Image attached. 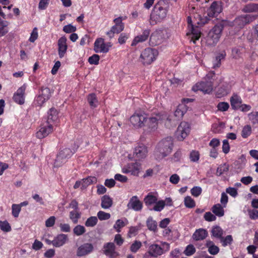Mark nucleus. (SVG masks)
I'll return each instance as SVG.
<instances>
[{
  "label": "nucleus",
  "mask_w": 258,
  "mask_h": 258,
  "mask_svg": "<svg viewBox=\"0 0 258 258\" xmlns=\"http://www.w3.org/2000/svg\"><path fill=\"white\" fill-rule=\"evenodd\" d=\"M9 24L8 21L3 20L0 18V37L5 36L8 33L9 30L7 27Z\"/></svg>",
  "instance_id": "nucleus-34"
},
{
  "label": "nucleus",
  "mask_w": 258,
  "mask_h": 258,
  "mask_svg": "<svg viewBox=\"0 0 258 258\" xmlns=\"http://www.w3.org/2000/svg\"><path fill=\"white\" fill-rule=\"evenodd\" d=\"M158 54V52L156 49L147 48L141 52L140 59L143 65H149L156 60Z\"/></svg>",
  "instance_id": "nucleus-3"
},
{
  "label": "nucleus",
  "mask_w": 258,
  "mask_h": 258,
  "mask_svg": "<svg viewBox=\"0 0 258 258\" xmlns=\"http://www.w3.org/2000/svg\"><path fill=\"white\" fill-rule=\"evenodd\" d=\"M112 200L109 196L105 195L101 198V206L103 209H106L109 208L112 206Z\"/></svg>",
  "instance_id": "nucleus-30"
},
{
  "label": "nucleus",
  "mask_w": 258,
  "mask_h": 258,
  "mask_svg": "<svg viewBox=\"0 0 258 258\" xmlns=\"http://www.w3.org/2000/svg\"><path fill=\"white\" fill-rule=\"evenodd\" d=\"M53 131V125L48 121L42 120L39 126V130L36 133L37 138L41 139L47 137Z\"/></svg>",
  "instance_id": "nucleus-9"
},
{
  "label": "nucleus",
  "mask_w": 258,
  "mask_h": 258,
  "mask_svg": "<svg viewBox=\"0 0 258 258\" xmlns=\"http://www.w3.org/2000/svg\"><path fill=\"white\" fill-rule=\"evenodd\" d=\"M187 110V107L185 104L182 103L179 104L174 111V115L175 118V119L176 120L181 119Z\"/></svg>",
  "instance_id": "nucleus-22"
},
{
  "label": "nucleus",
  "mask_w": 258,
  "mask_h": 258,
  "mask_svg": "<svg viewBox=\"0 0 258 258\" xmlns=\"http://www.w3.org/2000/svg\"><path fill=\"white\" fill-rule=\"evenodd\" d=\"M63 31L67 33H73L76 31V27L71 24H68L63 27Z\"/></svg>",
  "instance_id": "nucleus-60"
},
{
  "label": "nucleus",
  "mask_w": 258,
  "mask_h": 258,
  "mask_svg": "<svg viewBox=\"0 0 258 258\" xmlns=\"http://www.w3.org/2000/svg\"><path fill=\"white\" fill-rule=\"evenodd\" d=\"M249 218L252 220L258 219V211L255 209H249L247 210Z\"/></svg>",
  "instance_id": "nucleus-55"
},
{
  "label": "nucleus",
  "mask_w": 258,
  "mask_h": 258,
  "mask_svg": "<svg viewBox=\"0 0 258 258\" xmlns=\"http://www.w3.org/2000/svg\"><path fill=\"white\" fill-rule=\"evenodd\" d=\"M75 150L72 151L69 148H64L61 150L57 155V160H64L70 158L75 153Z\"/></svg>",
  "instance_id": "nucleus-27"
},
{
  "label": "nucleus",
  "mask_w": 258,
  "mask_h": 258,
  "mask_svg": "<svg viewBox=\"0 0 258 258\" xmlns=\"http://www.w3.org/2000/svg\"><path fill=\"white\" fill-rule=\"evenodd\" d=\"M190 191L193 196L197 197L201 194L202 189L200 186H194L191 189Z\"/></svg>",
  "instance_id": "nucleus-58"
},
{
  "label": "nucleus",
  "mask_w": 258,
  "mask_h": 258,
  "mask_svg": "<svg viewBox=\"0 0 258 258\" xmlns=\"http://www.w3.org/2000/svg\"><path fill=\"white\" fill-rule=\"evenodd\" d=\"M151 30L149 29H146L143 30L142 34L136 36L131 44L132 46H136L137 44L143 42L147 40L150 35Z\"/></svg>",
  "instance_id": "nucleus-18"
},
{
  "label": "nucleus",
  "mask_w": 258,
  "mask_h": 258,
  "mask_svg": "<svg viewBox=\"0 0 258 258\" xmlns=\"http://www.w3.org/2000/svg\"><path fill=\"white\" fill-rule=\"evenodd\" d=\"M48 115L47 119H44L46 121H48L49 123L53 125L55 121L58 118V111L54 107L51 108L47 112Z\"/></svg>",
  "instance_id": "nucleus-26"
},
{
  "label": "nucleus",
  "mask_w": 258,
  "mask_h": 258,
  "mask_svg": "<svg viewBox=\"0 0 258 258\" xmlns=\"http://www.w3.org/2000/svg\"><path fill=\"white\" fill-rule=\"evenodd\" d=\"M162 119L163 115L160 113H157L149 117H148L146 114L144 127L147 128V130L149 132L155 131L157 129L158 122Z\"/></svg>",
  "instance_id": "nucleus-5"
},
{
  "label": "nucleus",
  "mask_w": 258,
  "mask_h": 258,
  "mask_svg": "<svg viewBox=\"0 0 258 258\" xmlns=\"http://www.w3.org/2000/svg\"><path fill=\"white\" fill-rule=\"evenodd\" d=\"M12 215L14 217H18L21 211V206L17 204H13L12 206Z\"/></svg>",
  "instance_id": "nucleus-51"
},
{
  "label": "nucleus",
  "mask_w": 258,
  "mask_h": 258,
  "mask_svg": "<svg viewBox=\"0 0 258 258\" xmlns=\"http://www.w3.org/2000/svg\"><path fill=\"white\" fill-rule=\"evenodd\" d=\"M196 252V248L192 244L187 245L184 251V254L187 256H190Z\"/></svg>",
  "instance_id": "nucleus-50"
},
{
  "label": "nucleus",
  "mask_w": 258,
  "mask_h": 258,
  "mask_svg": "<svg viewBox=\"0 0 258 258\" xmlns=\"http://www.w3.org/2000/svg\"><path fill=\"white\" fill-rule=\"evenodd\" d=\"M111 46L110 42L105 43L103 38H98L95 40L94 44V51L96 53H106L109 51V48Z\"/></svg>",
  "instance_id": "nucleus-10"
},
{
  "label": "nucleus",
  "mask_w": 258,
  "mask_h": 258,
  "mask_svg": "<svg viewBox=\"0 0 258 258\" xmlns=\"http://www.w3.org/2000/svg\"><path fill=\"white\" fill-rule=\"evenodd\" d=\"M148 253L151 256L157 257L158 256L163 254V250L159 245L154 244L150 246Z\"/></svg>",
  "instance_id": "nucleus-23"
},
{
  "label": "nucleus",
  "mask_w": 258,
  "mask_h": 258,
  "mask_svg": "<svg viewBox=\"0 0 258 258\" xmlns=\"http://www.w3.org/2000/svg\"><path fill=\"white\" fill-rule=\"evenodd\" d=\"M208 231L203 228H200L195 231L192 235V238L196 241L205 239L208 236Z\"/></svg>",
  "instance_id": "nucleus-25"
},
{
  "label": "nucleus",
  "mask_w": 258,
  "mask_h": 258,
  "mask_svg": "<svg viewBox=\"0 0 258 258\" xmlns=\"http://www.w3.org/2000/svg\"><path fill=\"white\" fill-rule=\"evenodd\" d=\"M1 229L4 232H9L11 230V227L10 224L7 221H0Z\"/></svg>",
  "instance_id": "nucleus-48"
},
{
  "label": "nucleus",
  "mask_w": 258,
  "mask_h": 258,
  "mask_svg": "<svg viewBox=\"0 0 258 258\" xmlns=\"http://www.w3.org/2000/svg\"><path fill=\"white\" fill-rule=\"evenodd\" d=\"M223 22L218 23L215 25V26L209 32L208 38L209 41H211V44L216 43L219 40L222 31L224 28Z\"/></svg>",
  "instance_id": "nucleus-8"
},
{
  "label": "nucleus",
  "mask_w": 258,
  "mask_h": 258,
  "mask_svg": "<svg viewBox=\"0 0 258 258\" xmlns=\"http://www.w3.org/2000/svg\"><path fill=\"white\" fill-rule=\"evenodd\" d=\"M222 6L218 2H213L207 10V16L201 19V24L204 25L208 22L211 18L216 17L222 12Z\"/></svg>",
  "instance_id": "nucleus-4"
},
{
  "label": "nucleus",
  "mask_w": 258,
  "mask_h": 258,
  "mask_svg": "<svg viewBox=\"0 0 258 258\" xmlns=\"http://www.w3.org/2000/svg\"><path fill=\"white\" fill-rule=\"evenodd\" d=\"M223 208V206L220 204H215L212 207V211L215 216H217L220 217H222L224 215V210Z\"/></svg>",
  "instance_id": "nucleus-31"
},
{
  "label": "nucleus",
  "mask_w": 258,
  "mask_h": 258,
  "mask_svg": "<svg viewBox=\"0 0 258 258\" xmlns=\"http://www.w3.org/2000/svg\"><path fill=\"white\" fill-rule=\"evenodd\" d=\"M140 169V164L139 162H131L124 166L122 171L124 173H131L132 175L138 176Z\"/></svg>",
  "instance_id": "nucleus-15"
},
{
  "label": "nucleus",
  "mask_w": 258,
  "mask_h": 258,
  "mask_svg": "<svg viewBox=\"0 0 258 258\" xmlns=\"http://www.w3.org/2000/svg\"><path fill=\"white\" fill-rule=\"evenodd\" d=\"M157 201V198L153 195H148L144 199V202L146 205H151L156 203Z\"/></svg>",
  "instance_id": "nucleus-45"
},
{
  "label": "nucleus",
  "mask_w": 258,
  "mask_h": 258,
  "mask_svg": "<svg viewBox=\"0 0 258 258\" xmlns=\"http://www.w3.org/2000/svg\"><path fill=\"white\" fill-rule=\"evenodd\" d=\"M68 236L64 234L57 235L51 241L52 244L55 247L62 246L66 242Z\"/></svg>",
  "instance_id": "nucleus-24"
},
{
  "label": "nucleus",
  "mask_w": 258,
  "mask_h": 258,
  "mask_svg": "<svg viewBox=\"0 0 258 258\" xmlns=\"http://www.w3.org/2000/svg\"><path fill=\"white\" fill-rule=\"evenodd\" d=\"M97 218L95 216H92L87 219L85 224L87 227H94L97 224Z\"/></svg>",
  "instance_id": "nucleus-44"
},
{
  "label": "nucleus",
  "mask_w": 258,
  "mask_h": 258,
  "mask_svg": "<svg viewBox=\"0 0 258 258\" xmlns=\"http://www.w3.org/2000/svg\"><path fill=\"white\" fill-rule=\"evenodd\" d=\"M58 53L60 58H62L66 53L68 48L67 38L64 36L60 37L58 40Z\"/></svg>",
  "instance_id": "nucleus-21"
},
{
  "label": "nucleus",
  "mask_w": 258,
  "mask_h": 258,
  "mask_svg": "<svg viewBox=\"0 0 258 258\" xmlns=\"http://www.w3.org/2000/svg\"><path fill=\"white\" fill-rule=\"evenodd\" d=\"M148 154V149L147 147L142 144L138 145L134 150L133 158L134 161H140L142 159H144Z\"/></svg>",
  "instance_id": "nucleus-13"
},
{
  "label": "nucleus",
  "mask_w": 258,
  "mask_h": 258,
  "mask_svg": "<svg viewBox=\"0 0 258 258\" xmlns=\"http://www.w3.org/2000/svg\"><path fill=\"white\" fill-rule=\"evenodd\" d=\"M258 11V4L250 3L246 5L242 9L244 13H251Z\"/></svg>",
  "instance_id": "nucleus-36"
},
{
  "label": "nucleus",
  "mask_w": 258,
  "mask_h": 258,
  "mask_svg": "<svg viewBox=\"0 0 258 258\" xmlns=\"http://www.w3.org/2000/svg\"><path fill=\"white\" fill-rule=\"evenodd\" d=\"M212 236L217 238L220 239L224 234L223 229L219 226H214L211 230Z\"/></svg>",
  "instance_id": "nucleus-32"
},
{
  "label": "nucleus",
  "mask_w": 258,
  "mask_h": 258,
  "mask_svg": "<svg viewBox=\"0 0 258 258\" xmlns=\"http://www.w3.org/2000/svg\"><path fill=\"white\" fill-rule=\"evenodd\" d=\"M165 203L163 201H159L158 202H156V205L153 208V210L155 211H161L165 207Z\"/></svg>",
  "instance_id": "nucleus-54"
},
{
  "label": "nucleus",
  "mask_w": 258,
  "mask_h": 258,
  "mask_svg": "<svg viewBox=\"0 0 258 258\" xmlns=\"http://www.w3.org/2000/svg\"><path fill=\"white\" fill-rule=\"evenodd\" d=\"M190 131V125L187 122L183 121L179 125L176 132L178 140L182 141L189 134Z\"/></svg>",
  "instance_id": "nucleus-14"
},
{
  "label": "nucleus",
  "mask_w": 258,
  "mask_h": 258,
  "mask_svg": "<svg viewBox=\"0 0 258 258\" xmlns=\"http://www.w3.org/2000/svg\"><path fill=\"white\" fill-rule=\"evenodd\" d=\"M26 84H24L14 93L13 96V101L17 104L23 105L25 100V91L27 88Z\"/></svg>",
  "instance_id": "nucleus-12"
},
{
  "label": "nucleus",
  "mask_w": 258,
  "mask_h": 258,
  "mask_svg": "<svg viewBox=\"0 0 258 258\" xmlns=\"http://www.w3.org/2000/svg\"><path fill=\"white\" fill-rule=\"evenodd\" d=\"M97 182V178L94 176H89L82 179V188H86L89 185L95 183Z\"/></svg>",
  "instance_id": "nucleus-37"
},
{
  "label": "nucleus",
  "mask_w": 258,
  "mask_h": 258,
  "mask_svg": "<svg viewBox=\"0 0 258 258\" xmlns=\"http://www.w3.org/2000/svg\"><path fill=\"white\" fill-rule=\"evenodd\" d=\"M229 107V104L225 102H220L217 105V108L218 110L221 111H227Z\"/></svg>",
  "instance_id": "nucleus-57"
},
{
  "label": "nucleus",
  "mask_w": 258,
  "mask_h": 258,
  "mask_svg": "<svg viewBox=\"0 0 258 258\" xmlns=\"http://www.w3.org/2000/svg\"><path fill=\"white\" fill-rule=\"evenodd\" d=\"M70 219L74 224L78 222V220L81 217V214L78 210H73L70 212Z\"/></svg>",
  "instance_id": "nucleus-39"
},
{
  "label": "nucleus",
  "mask_w": 258,
  "mask_h": 258,
  "mask_svg": "<svg viewBox=\"0 0 258 258\" xmlns=\"http://www.w3.org/2000/svg\"><path fill=\"white\" fill-rule=\"evenodd\" d=\"M94 249L91 243H85L80 245L77 249V255L78 256H83L90 253Z\"/></svg>",
  "instance_id": "nucleus-19"
},
{
  "label": "nucleus",
  "mask_w": 258,
  "mask_h": 258,
  "mask_svg": "<svg viewBox=\"0 0 258 258\" xmlns=\"http://www.w3.org/2000/svg\"><path fill=\"white\" fill-rule=\"evenodd\" d=\"M249 118L253 124L258 123V112L256 111L248 114Z\"/></svg>",
  "instance_id": "nucleus-61"
},
{
  "label": "nucleus",
  "mask_w": 258,
  "mask_h": 258,
  "mask_svg": "<svg viewBox=\"0 0 258 258\" xmlns=\"http://www.w3.org/2000/svg\"><path fill=\"white\" fill-rule=\"evenodd\" d=\"M142 243L139 241H135L131 246L130 250L133 252H136L141 247Z\"/></svg>",
  "instance_id": "nucleus-52"
},
{
  "label": "nucleus",
  "mask_w": 258,
  "mask_h": 258,
  "mask_svg": "<svg viewBox=\"0 0 258 258\" xmlns=\"http://www.w3.org/2000/svg\"><path fill=\"white\" fill-rule=\"evenodd\" d=\"M220 241L222 243V244L223 246H226L228 245H229L231 243L233 239L232 237L230 235H228L226 236L225 238L224 237H222L220 239Z\"/></svg>",
  "instance_id": "nucleus-47"
},
{
  "label": "nucleus",
  "mask_w": 258,
  "mask_h": 258,
  "mask_svg": "<svg viewBox=\"0 0 258 258\" xmlns=\"http://www.w3.org/2000/svg\"><path fill=\"white\" fill-rule=\"evenodd\" d=\"M230 103L233 109H239L242 103V99L239 96L233 95L230 98Z\"/></svg>",
  "instance_id": "nucleus-28"
},
{
  "label": "nucleus",
  "mask_w": 258,
  "mask_h": 258,
  "mask_svg": "<svg viewBox=\"0 0 258 258\" xmlns=\"http://www.w3.org/2000/svg\"><path fill=\"white\" fill-rule=\"evenodd\" d=\"M159 35L157 33H153L150 37V44L153 46L158 45L160 43Z\"/></svg>",
  "instance_id": "nucleus-38"
},
{
  "label": "nucleus",
  "mask_w": 258,
  "mask_h": 258,
  "mask_svg": "<svg viewBox=\"0 0 258 258\" xmlns=\"http://www.w3.org/2000/svg\"><path fill=\"white\" fill-rule=\"evenodd\" d=\"M184 205L186 207L192 208L195 207L196 204L195 201L189 196H187L184 198Z\"/></svg>",
  "instance_id": "nucleus-46"
},
{
  "label": "nucleus",
  "mask_w": 258,
  "mask_h": 258,
  "mask_svg": "<svg viewBox=\"0 0 258 258\" xmlns=\"http://www.w3.org/2000/svg\"><path fill=\"white\" fill-rule=\"evenodd\" d=\"M146 113L142 111H136L130 117L131 124L138 128L144 127Z\"/></svg>",
  "instance_id": "nucleus-6"
},
{
  "label": "nucleus",
  "mask_w": 258,
  "mask_h": 258,
  "mask_svg": "<svg viewBox=\"0 0 258 258\" xmlns=\"http://www.w3.org/2000/svg\"><path fill=\"white\" fill-rule=\"evenodd\" d=\"M200 153L198 151L193 150L190 154V159L191 161H198L199 160Z\"/></svg>",
  "instance_id": "nucleus-62"
},
{
  "label": "nucleus",
  "mask_w": 258,
  "mask_h": 258,
  "mask_svg": "<svg viewBox=\"0 0 258 258\" xmlns=\"http://www.w3.org/2000/svg\"><path fill=\"white\" fill-rule=\"evenodd\" d=\"M213 89V84L212 81H202L197 83L192 88V90L195 92L201 91L207 94L210 93Z\"/></svg>",
  "instance_id": "nucleus-11"
},
{
  "label": "nucleus",
  "mask_w": 258,
  "mask_h": 258,
  "mask_svg": "<svg viewBox=\"0 0 258 258\" xmlns=\"http://www.w3.org/2000/svg\"><path fill=\"white\" fill-rule=\"evenodd\" d=\"M38 30L36 27L33 29L29 40L31 42H34L38 38Z\"/></svg>",
  "instance_id": "nucleus-56"
},
{
  "label": "nucleus",
  "mask_w": 258,
  "mask_h": 258,
  "mask_svg": "<svg viewBox=\"0 0 258 258\" xmlns=\"http://www.w3.org/2000/svg\"><path fill=\"white\" fill-rule=\"evenodd\" d=\"M49 0H40L39 5L38 9L40 10H45L48 6Z\"/></svg>",
  "instance_id": "nucleus-64"
},
{
  "label": "nucleus",
  "mask_w": 258,
  "mask_h": 258,
  "mask_svg": "<svg viewBox=\"0 0 258 258\" xmlns=\"http://www.w3.org/2000/svg\"><path fill=\"white\" fill-rule=\"evenodd\" d=\"M254 17L250 15H241L236 18L234 20V24L241 28L245 25L252 22Z\"/></svg>",
  "instance_id": "nucleus-17"
},
{
  "label": "nucleus",
  "mask_w": 258,
  "mask_h": 258,
  "mask_svg": "<svg viewBox=\"0 0 258 258\" xmlns=\"http://www.w3.org/2000/svg\"><path fill=\"white\" fill-rule=\"evenodd\" d=\"M51 93L49 88L42 87L39 91L38 95L35 98V104L38 106H42L44 103L50 99Z\"/></svg>",
  "instance_id": "nucleus-7"
},
{
  "label": "nucleus",
  "mask_w": 258,
  "mask_h": 258,
  "mask_svg": "<svg viewBox=\"0 0 258 258\" xmlns=\"http://www.w3.org/2000/svg\"><path fill=\"white\" fill-rule=\"evenodd\" d=\"M124 226V222L122 220L118 219L114 225L113 227L116 230L117 232H119L120 231V229Z\"/></svg>",
  "instance_id": "nucleus-63"
},
{
  "label": "nucleus",
  "mask_w": 258,
  "mask_h": 258,
  "mask_svg": "<svg viewBox=\"0 0 258 258\" xmlns=\"http://www.w3.org/2000/svg\"><path fill=\"white\" fill-rule=\"evenodd\" d=\"M251 134V127L250 125H245L241 132V136L243 138H247Z\"/></svg>",
  "instance_id": "nucleus-43"
},
{
  "label": "nucleus",
  "mask_w": 258,
  "mask_h": 258,
  "mask_svg": "<svg viewBox=\"0 0 258 258\" xmlns=\"http://www.w3.org/2000/svg\"><path fill=\"white\" fill-rule=\"evenodd\" d=\"M127 207L128 209H132L135 211H140L142 209L143 204L137 196H133L130 199Z\"/></svg>",
  "instance_id": "nucleus-20"
},
{
  "label": "nucleus",
  "mask_w": 258,
  "mask_h": 258,
  "mask_svg": "<svg viewBox=\"0 0 258 258\" xmlns=\"http://www.w3.org/2000/svg\"><path fill=\"white\" fill-rule=\"evenodd\" d=\"M168 5L165 0H160L156 3L150 15V23L155 25L163 21L166 17Z\"/></svg>",
  "instance_id": "nucleus-1"
},
{
  "label": "nucleus",
  "mask_w": 258,
  "mask_h": 258,
  "mask_svg": "<svg viewBox=\"0 0 258 258\" xmlns=\"http://www.w3.org/2000/svg\"><path fill=\"white\" fill-rule=\"evenodd\" d=\"M204 217L205 220L208 222L214 221H215L216 219V216L210 212H206L205 214Z\"/></svg>",
  "instance_id": "nucleus-59"
},
{
  "label": "nucleus",
  "mask_w": 258,
  "mask_h": 258,
  "mask_svg": "<svg viewBox=\"0 0 258 258\" xmlns=\"http://www.w3.org/2000/svg\"><path fill=\"white\" fill-rule=\"evenodd\" d=\"M229 170V165L226 163L220 165L217 169L216 174L220 176L222 174L227 172Z\"/></svg>",
  "instance_id": "nucleus-41"
},
{
  "label": "nucleus",
  "mask_w": 258,
  "mask_h": 258,
  "mask_svg": "<svg viewBox=\"0 0 258 258\" xmlns=\"http://www.w3.org/2000/svg\"><path fill=\"white\" fill-rule=\"evenodd\" d=\"M87 101L92 108H95L97 107L98 100L95 93L89 94L87 97Z\"/></svg>",
  "instance_id": "nucleus-33"
},
{
  "label": "nucleus",
  "mask_w": 258,
  "mask_h": 258,
  "mask_svg": "<svg viewBox=\"0 0 258 258\" xmlns=\"http://www.w3.org/2000/svg\"><path fill=\"white\" fill-rule=\"evenodd\" d=\"M99 55L94 54L89 57L88 62L90 64L97 65L99 64Z\"/></svg>",
  "instance_id": "nucleus-49"
},
{
  "label": "nucleus",
  "mask_w": 258,
  "mask_h": 258,
  "mask_svg": "<svg viewBox=\"0 0 258 258\" xmlns=\"http://www.w3.org/2000/svg\"><path fill=\"white\" fill-rule=\"evenodd\" d=\"M226 52L225 51L219 53L215 58L214 62L213 63V68H219L221 66V60L225 58Z\"/></svg>",
  "instance_id": "nucleus-40"
},
{
  "label": "nucleus",
  "mask_w": 258,
  "mask_h": 258,
  "mask_svg": "<svg viewBox=\"0 0 258 258\" xmlns=\"http://www.w3.org/2000/svg\"><path fill=\"white\" fill-rule=\"evenodd\" d=\"M86 232V229L84 226L81 225H77L73 229V233L77 236H81Z\"/></svg>",
  "instance_id": "nucleus-42"
},
{
  "label": "nucleus",
  "mask_w": 258,
  "mask_h": 258,
  "mask_svg": "<svg viewBox=\"0 0 258 258\" xmlns=\"http://www.w3.org/2000/svg\"><path fill=\"white\" fill-rule=\"evenodd\" d=\"M115 245L113 242H107L103 245V253L109 258H116L119 253L115 251Z\"/></svg>",
  "instance_id": "nucleus-16"
},
{
  "label": "nucleus",
  "mask_w": 258,
  "mask_h": 258,
  "mask_svg": "<svg viewBox=\"0 0 258 258\" xmlns=\"http://www.w3.org/2000/svg\"><path fill=\"white\" fill-rule=\"evenodd\" d=\"M97 216L100 220H108L110 218V214L100 211L98 212Z\"/></svg>",
  "instance_id": "nucleus-53"
},
{
  "label": "nucleus",
  "mask_w": 258,
  "mask_h": 258,
  "mask_svg": "<svg viewBox=\"0 0 258 258\" xmlns=\"http://www.w3.org/2000/svg\"><path fill=\"white\" fill-rule=\"evenodd\" d=\"M173 139L168 137L162 140L157 145L155 151V156L157 160H161L167 156L172 150Z\"/></svg>",
  "instance_id": "nucleus-2"
},
{
  "label": "nucleus",
  "mask_w": 258,
  "mask_h": 258,
  "mask_svg": "<svg viewBox=\"0 0 258 258\" xmlns=\"http://www.w3.org/2000/svg\"><path fill=\"white\" fill-rule=\"evenodd\" d=\"M146 225L149 230L154 232L157 231V223L152 217H149L146 221Z\"/></svg>",
  "instance_id": "nucleus-35"
},
{
  "label": "nucleus",
  "mask_w": 258,
  "mask_h": 258,
  "mask_svg": "<svg viewBox=\"0 0 258 258\" xmlns=\"http://www.w3.org/2000/svg\"><path fill=\"white\" fill-rule=\"evenodd\" d=\"M188 29L190 33L192 34L191 40L194 43H195L196 41L199 40L201 37V33L199 30V28L198 27L191 26V27L188 28Z\"/></svg>",
  "instance_id": "nucleus-29"
}]
</instances>
